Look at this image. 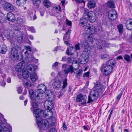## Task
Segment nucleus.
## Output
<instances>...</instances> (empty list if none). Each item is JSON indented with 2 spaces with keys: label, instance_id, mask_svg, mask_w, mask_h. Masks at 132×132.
Returning <instances> with one entry per match:
<instances>
[{
  "label": "nucleus",
  "instance_id": "obj_1",
  "mask_svg": "<svg viewBox=\"0 0 132 132\" xmlns=\"http://www.w3.org/2000/svg\"><path fill=\"white\" fill-rule=\"evenodd\" d=\"M34 116L37 120V124L39 128H41L42 125V121L43 120L42 117L43 116L44 117L47 119L51 118L53 115V112L51 110L46 109L44 111L41 110H38L34 111Z\"/></svg>",
  "mask_w": 132,
  "mask_h": 132
},
{
  "label": "nucleus",
  "instance_id": "obj_2",
  "mask_svg": "<svg viewBox=\"0 0 132 132\" xmlns=\"http://www.w3.org/2000/svg\"><path fill=\"white\" fill-rule=\"evenodd\" d=\"M115 63V60L112 59L110 60L107 61L106 66H104V64L103 63V65L101 68V72L104 75L108 76L112 72L113 69L112 65H114Z\"/></svg>",
  "mask_w": 132,
  "mask_h": 132
},
{
  "label": "nucleus",
  "instance_id": "obj_3",
  "mask_svg": "<svg viewBox=\"0 0 132 132\" xmlns=\"http://www.w3.org/2000/svg\"><path fill=\"white\" fill-rule=\"evenodd\" d=\"M10 56L13 60H21L23 58V55L20 50L15 47L12 48Z\"/></svg>",
  "mask_w": 132,
  "mask_h": 132
},
{
  "label": "nucleus",
  "instance_id": "obj_4",
  "mask_svg": "<svg viewBox=\"0 0 132 132\" xmlns=\"http://www.w3.org/2000/svg\"><path fill=\"white\" fill-rule=\"evenodd\" d=\"M74 62L76 64L77 66V68H74L72 65H70L69 66H67L66 64H63L62 65V69L64 72L65 74H68L69 72H70L71 74L73 72L75 73V72L73 71L74 70H77L78 69L79 66V64H77L78 61L76 60H74L73 61L72 63Z\"/></svg>",
  "mask_w": 132,
  "mask_h": 132
},
{
  "label": "nucleus",
  "instance_id": "obj_5",
  "mask_svg": "<svg viewBox=\"0 0 132 132\" xmlns=\"http://www.w3.org/2000/svg\"><path fill=\"white\" fill-rule=\"evenodd\" d=\"M56 118L54 117H51V118L48 122V121L46 119H43L42 121V125L41 128H39L41 130L44 129L46 130L49 126H53L55 124V123L56 122Z\"/></svg>",
  "mask_w": 132,
  "mask_h": 132
},
{
  "label": "nucleus",
  "instance_id": "obj_6",
  "mask_svg": "<svg viewBox=\"0 0 132 132\" xmlns=\"http://www.w3.org/2000/svg\"><path fill=\"white\" fill-rule=\"evenodd\" d=\"M99 93L98 91L93 90L90 92L88 97L87 103H90L98 98Z\"/></svg>",
  "mask_w": 132,
  "mask_h": 132
},
{
  "label": "nucleus",
  "instance_id": "obj_7",
  "mask_svg": "<svg viewBox=\"0 0 132 132\" xmlns=\"http://www.w3.org/2000/svg\"><path fill=\"white\" fill-rule=\"evenodd\" d=\"M1 3H2L4 5V8L5 10L9 12L12 11L14 9L13 5L10 3L6 1H3L1 2Z\"/></svg>",
  "mask_w": 132,
  "mask_h": 132
},
{
  "label": "nucleus",
  "instance_id": "obj_8",
  "mask_svg": "<svg viewBox=\"0 0 132 132\" xmlns=\"http://www.w3.org/2000/svg\"><path fill=\"white\" fill-rule=\"evenodd\" d=\"M9 128H11V126L8 127V124L3 123L0 119V132H10Z\"/></svg>",
  "mask_w": 132,
  "mask_h": 132
},
{
  "label": "nucleus",
  "instance_id": "obj_9",
  "mask_svg": "<svg viewBox=\"0 0 132 132\" xmlns=\"http://www.w3.org/2000/svg\"><path fill=\"white\" fill-rule=\"evenodd\" d=\"M83 35L85 39L88 41L91 42L92 44L95 45L94 42H97V39L96 38H93L90 36L89 34L87 33H84L83 34Z\"/></svg>",
  "mask_w": 132,
  "mask_h": 132
},
{
  "label": "nucleus",
  "instance_id": "obj_10",
  "mask_svg": "<svg viewBox=\"0 0 132 132\" xmlns=\"http://www.w3.org/2000/svg\"><path fill=\"white\" fill-rule=\"evenodd\" d=\"M88 20L89 22H94L96 20V17L95 13L93 11H90L87 14Z\"/></svg>",
  "mask_w": 132,
  "mask_h": 132
},
{
  "label": "nucleus",
  "instance_id": "obj_11",
  "mask_svg": "<svg viewBox=\"0 0 132 132\" xmlns=\"http://www.w3.org/2000/svg\"><path fill=\"white\" fill-rule=\"evenodd\" d=\"M45 96L47 100L54 101V93L50 90H48L45 94Z\"/></svg>",
  "mask_w": 132,
  "mask_h": 132
},
{
  "label": "nucleus",
  "instance_id": "obj_12",
  "mask_svg": "<svg viewBox=\"0 0 132 132\" xmlns=\"http://www.w3.org/2000/svg\"><path fill=\"white\" fill-rule=\"evenodd\" d=\"M75 47L72 46L68 48L66 52V54L68 55L70 54L71 55L73 54L72 52H71L72 50H73L74 51H75V50L76 51L80 50V44L79 43L75 45Z\"/></svg>",
  "mask_w": 132,
  "mask_h": 132
},
{
  "label": "nucleus",
  "instance_id": "obj_13",
  "mask_svg": "<svg viewBox=\"0 0 132 132\" xmlns=\"http://www.w3.org/2000/svg\"><path fill=\"white\" fill-rule=\"evenodd\" d=\"M108 16L110 19L115 20L117 16V13L115 10L111 9L109 12Z\"/></svg>",
  "mask_w": 132,
  "mask_h": 132
},
{
  "label": "nucleus",
  "instance_id": "obj_14",
  "mask_svg": "<svg viewBox=\"0 0 132 132\" xmlns=\"http://www.w3.org/2000/svg\"><path fill=\"white\" fill-rule=\"evenodd\" d=\"M52 85L54 87V88L56 89H59V88L61 87V81L57 77H55L54 79Z\"/></svg>",
  "mask_w": 132,
  "mask_h": 132
},
{
  "label": "nucleus",
  "instance_id": "obj_15",
  "mask_svg": "<svg viewBox=\"0 0 132 132\" xmlns=\"http://www.w3.org/2000/svg\"><path fill=\"white\" fill-rule=\"evenodd\" d=\"M53 101L46 100L44 102V106L46 109L51 110L53 108Z\"/></svg>",
  "mask_w": 132,
  "mask_h": 132
},
{
  "label": "nucleus",
  "instance_id": "obj_16",
  "mask_svg": "<svg viewBox=\"0 0 132 132\" xmlns=\"http://www.w3.org/2000/svg\"><path fill=\"white\" fill-rule=\"evenodd\" d=\"M105 42L104 40H99L98 41L97 40V42H94L95 46L97 47V48L99 49H101L102 48L103 46H105Z\"/></svg>",
  "mask_w": 132,
  "mask_h": 132
},
{
  "label": "nucleus",
  "instance_id": "obj_17",
  "mask_svg": "<svg viewBox=\"0 0 132 132\" xmlns=\"http://www.w3.org/2000/svg\"><path fill=\"white\" fill-rule=\"evenodd\" d=\"M25 65V62L23 61L18 63L16 66V71L20 72L24 69Z\"/></svg>",
  "mask_w": 132,
  "mask_h": 132
},
{
  "label": "nucleus",
  "instance_id": "obj_18",
  "mask_svg": "<svg viewBox=\"0 0 132 132\" xmlns=\"http://www.w3.org/2000/svg\"><path fill=\"white\" fill-rule=\"evenodd\" d=\"M85 31H89L90 33L91 34H94L96 31L95 26L91 25H88L85 28Z\"/></svg>",
  "mask_w": 132,
  "mask_h": 132
},
{
  "label": "nucleus",
  "instance_id": "obj_19",
  "mask_svg": "<svg viewBox=\"0 0 132 132\" xmlns=\"http://www.w3.org/2000/svg\"><path fill=\"white\" fill-rule=\"evenodd\" d=\"M80 46L83 49L84 52L87 53L88 52V48L89 45L88 43L86 41H83L81 42Z\"/></svg>",
  "mask_w": 132,
  "mask_h": 132
},
{
  "label": "nucleus",
  "instance_id": "obj_20",
  "mask_svg": "<svg viewBox=\"0 0 132 132\" xmlns=\"http://www.w3.org/2000/svg\"><path fill=\"white\" fill-rule=\"evenodd\" d=\"M94 87L93 89L94 90H96L98 91H101L103 89V86L102 84L99 81H96V82L94 83Z\"/></svg>",
  "mask_w": 132,
  "mask_h": 132
},
{
  "label": "nucleus",
  "instance_id": "obj_21",
  "mask_svg": "<svg viewBox=\"0 0 132 132\" xmlns=\"http://www.w3.org/2000/svg\"><path fill=\"white\" fill-rule=\"evenodd\" d=\"M85 54H82L80 56V59H79L80 63L82 64H84L86 63L88 61V59L87 58V55Z\"/></svg>",
  "mask_w": 132,
  "mask_h": 132
},
{
  "label": "nucleus",
  "instance_id": "obj_22",
  "mask_svg": "<svg viewBox=\"0 0 132 132\" xmlns=\"http://www.w3.org/2000/svg\"><path fill=\"white\" fill-rule=\"evenodd\" d=\"M38 89L37 90V92L43 93L46 90L47 87L44 85L42 84L39 85L38 87Z\"/></svg>",
  "mask_w": 132,
  "mask_h": 132
},
{
  "label": "nucleus",
  "instance_id": "obj_23",
  "mask_svg": "<svg viewBox=\"0 0 132 132\" xmlns=\"http://www.w3.org/2000/svg\"><path fill=\"white\" fill-rule=\"evenodd\" d=\"M31 105L32 107L30 109L32 111H33V114H34V111H36L40 109L38 108V105L37 102L36 100H33V101H32Z\"/></svg>",
  "mask_w": 132,
  "mask_h": 132
},
{
  "label": "nucleus",
  "instance_id": "obj_24",
  "mask_svg": "<svg viewBox=\"0 0 132 132\" xmlns=\"http://www.w3.org/2000/svg\"><path fill=\"white\" fill-rule=\"evenodd\" d=\"M7 18L9 21L12 22H14L15 20V15L11 12H9L7 14Z\"/></svg>",
  "mask_w": 132,
  "mask_h": 132
},
{
  "label": "nucleus",
  "instance_id": "obj_25",
  "mask_svg": "<svg viewBox=\"0 0 132 132\" xmlns=\"http://www.w3.org/2000/svg\"><path fill=\"white\" fill-rule=\"evenodd\" d=\"M125 24L127 29L129 30H132V19H129L126 21Z\"/></svg>",
  "mask_w": 132,
  "mask_h": 132
},
{
  "label": "nucleus",
  "instance_id": "obj_26",
  "mask_svg": "<svg viewBox=\"0 0 132 132\" xmlns=\"http://www.w3.org/2000/svg\"><path fill=\"white\" fill-rule=\"evenodd\" d=\"M106 5L108 7L110 8H113L115 7L114 2L112 0H108L106 3Z\"/></svg>",
  "mask_w": 132,
  "mask_h": 132
},
{
  "label": "nucleus",
  "instance_id": "obj_27",
  "mask_svg": "<svg viewBox=\"0 0 132 132\" xmlns=\"http://www.w3.org/2000/svg\"><path fill=\"white\" fill-rule=\"evenodd\" d=\"M30 78L31 80L33 82L37 80L38 78V77L35 72L30 73Z\"/></svg>",
  "mask_w": 132,
  "mask_h": 132
},
{
  "label": "nucleus",
  "instance_id": "obj_28",
  "mask_svg": "<svg viewBox=\"0 0 132 132\" xmlns=\"http://www.w3.org/2000/svg\"><path fill=\"white\" fill-rule=\"evenodd\" d=\"M71 30L69 29L67 31L64 35L63 38V40H68L70 39V35L71 34Z\"/></svg>",
  "mask_w": 132,
  "mask_h": 132
},
{
  "label": "nucleus",
  "instance_id": "obj_29",
  "mask_svg": "<svg viewBox=\"0 0 132 132\" xmlns=\"http://www.w3.org/2000/svg\"><path fill=\"white\" fill-rule=\"evenodd\" d=\"M7 51V47L5 45L0 46V52L2 54H5Z\"/></svg>",
  "mask_w": 132,
  "mask_h": 132
},
{
  "label": "nucleus",
  "instance_id": "obj_30",
  "mask_svg": "<svg viewBox=\"0 0 132 132\" xmlns=\"http://www.w3.org/2000/svg\"><path fill=\"white\" fill-rule=\"evenodd\" d=\"M29 93L31 100H34L36 99V93L35 94L34 91L32 89H31L29 90Z\"/></svg>",
  "mask_w": 132,
  "mask_h": 132
},
{
  "label": "nucleus",
  "instance_id": "obj_31",
  "mask_svg": "<svg viewBox=\"0 0 132 132\" xmlns=\"http://www.w3.org/2000/svg\"><path fill=\"white\" fill-rule=\"evenodd\" d=\"M28 71L25 69L23 70L22 72V77L25 79H27L29 77Z\"/></svg>",
  "mask_w": 132,
  "mask_h": 132
},
{
  "label": "nucleus",
  "instance_id": "obj_32",
  "mask_svg": "<svg viewBox=\"0 0 132 132\" xmlns=\"http://www.w3.org/2000/svg\"><path fill=\"white\" fill-rule=\"evenodd\" d=\"M28 71L30 72V73H32L35 72L34 66L32 64H29L27 67V69H26Z\"/></svg>",
  "mask_w": 132,
  "mask_h": 132
},
{
  "label": "nucleus",
  "instance_id": "obj_33",
  "mask_svg": "<svg viewBox=\"0 0 132 132\" xmlns=\"http://www.w3.org/2000/svg\"><path fill=\"white\" fill-rule=\"evenodd\" d=\"M43 93L37 92L36 91V98L39 100H43L44 98Z\"/></svg>",
  "mask_w": 132,
  "mask_h": 132
},
{
  "label": "nucleus",
  "instance_id": "obj_34",
  "mask_svg": "<svg viewBox=\"0 0 132 132\" xmlns=\"http://www.w3.org/2000/svg\"><path fill=\"white\" fill-rule=\"evenodd\" d=\"M16 3L18 6H23L26 2V0H16Z\"/></svg>",
  "mask_w": 132,
  "mask_h": 132
},
{
  "label": "nucleus",
  "instance_id": "obj_35",
  "mask_svg": "<svg viewBox=\"0 0 132 132\" xmlns=\"http://www.w3.org/2000/svg\"><path fill=\"white\" fill-rule=\"evenodd\" d=\"M85 95L80 94L78 95L76 97V100L78 102H81L83 99Z\"/></svg>",
  "mask_w": 132,
  "mask_h": 132
},
{
  "label": "nucleus",
  "instance_id": "obj_36",
  "mask_svg": "<svg viewBox=\"0 0 132 132\" xmlns=\"http://www.w3.org/2000/svg\"><path fill=\"white\" fill-rule=\"evenodd\" d=\"M96 5L95 2H92V1L89 2L87 3L88 6L90 9L94 8L95 6Z\"/></svg>",
  "mask_w": 132,
  "mask_h": 132
},
{
  "label": "nucleus",
  "instance_id": "obj_37",
  "mask_svg": "<svg viewBox=\"0 0 132 132\" xmlns=\"http://www.w3.org/2000/svg\"><path fill=\"white\" fill-rule=\"evenodd\" d=\"M34 58L33 56L31 55H29L26 59V62H31L33 61Z\"/></svg>",
  "mask_w": 132,
  "mask_h": 132
},
{
  "label": "nucleus",
  "instance_id": "obj_38",
  "mask_svg": "<svg viewBox=\"0 0 132 132\" xmlns=\"http://www.w3.org/2000/svg\"><path fill=\"white\" fill-rule=\"evenodd\" d=\"M44 5L46 7L48 8L51 5L50 2L48 0H44L43 2Z\"/></svg>",
  "mask_w": 132,
  "mask_h": 132
},
{
  "label": "nucleus",
  "instance_id": "obj_39",
  "mask_svg": "<svg viewBox=\"0 0 132 132\" xmlns=\"http://www.w3.org/2000/svg\"><path fill=\"white\" fill-rule=\"evenodd\" d=\"M117 28L119 32L120 33H122L123 31V26L122 24H120L117 26Z\"/></svg>",
  "mask_w": 132,
  "mask_h": 132
},
{
  "label": "nucleus",
  "instance_id": "obj_40",
  "mask_svg": "<svg viewBox=\"0 0 132 132\" xmlns=\"http://www.w3.org/2000/svg\"><path fill=\"white\" fill-rule=\"evenodd\" d=\"M63 85L62 87V89H63L67 87L68 85L67 83V79L65 78L63 80Z\"/></svg>",
  "mask_w": 132,
  "mask_h": 132
},
{
  "label": "nucleus",
  "instance_id": "obj_41",
  "mask_svg": "<svg viewBox=\"0 0 132 132\" xmlns=\"http://www.w3.org/2000/svg\"><path fill=\"white\" fill-rule=\"evenodd\" d=\"M87 99V97H86V95H85L83 99L82 100H83V101L81 102L79 105V106L83 105L85 106L86 105V99Z\"/></svg>",
  "mask_w": 132,
  "mask_h": 132
},
{
  "label": "nucleus",
  "instance_id": "obj_42",
  "mask_svg": "<svg viewBox=\"0 0 132 132\" xmlns=\"http://www.w3.org/2000/svg\"><path fill=\"white\" fill-rule=\"evenodd\" d=\"M80 23L82 25V26L84 27L87 24V21L85 19H81Z\"/></svg>",
  "mask_w": 132,
  "mask_h": 132
},
{
  "label": "nucleus",
  "instance_id": "obj_43",
  "mask_svg": "<svg viewBox=\"0 0 132 132\" xmlns=\"http://www.w3.org/2000/svg\"><path fill=\"white\" fill-rule=\"evenodd\" d=\"M19 36L17 35L16 38L18 41L21 40L23 39V35L20 32H19Z\"/></svg>",
  "mask_w": 132,
  "mask_h": 132
},
{
  "label": "nucleus",
  "instance_id": "obj_44",
  "mask_svg": "<svg viewBox=\"0 0 132 132\" xmlns=\"http://www.w3.org/2000/svg\"><path fill=\"white\" fill-rule=\"evenodd\" d=\"M23 84L25 88H28L29 87L31 86L29 81L24 82L23 83Z\"/></svg>",
  "mask_w": 132,
  "mask_h": 132
},
{
  "label": "nucleus",
  "instance_id": "obj_45",
  "mask_svg": "<svg viewBox=\"0 0 132 132\" xmlns=\"http://www.w3.org/2000/svg\"><path fill=\"white\" fill-rule=\"evenodd\" d=\"M124 59L127 62H129L131 60V58L130 56L127 54H125L124 56Z\"/></svg>",
  "mask_w": 132,
  "mask_h": 132
},
{
  "label": "nucleus",
  "instance_id": "obj_46",
  "mask_svg": "<svg viewBox=\"0 0 132 132\" xmlns=\"http://www.w3.org/2000/svg\"><path fill=\"white\" fill-rule=\"evenodd\" d=\"M28 29L29 31L32 32H35V29L33 27H28Z\"/></svg>",
  "mask_w": 132,
  "mask_h": 132
},
{
  "label": "nucleus",
  "instance_id": "obj_47",
  "mask_svg": "<svg viewBox=\"0 0 132 132\" xmlns=\"http://www.w3.org/2000/svg\"><path fill=\"white\" fill-rule=\"evenodd\" d=\"M103 23H104V24L105 25L109 26L110 24L111 23V21L110 20H105V21H103Z\"/></svg>",
  "mask_w": 132,
  "mask_h": 132
},
{
  "label": "nucleus",
  "instance_id": "obj_48",
  "mask_svg": "<svg viewBox=\"0 0 132 132\" xmlns=\"http://www.w3.org/2000/svg\"><path fill=\"white\" fill-rule=\"evenodd\" d=\"M109 56L108 55L106 54H103L101 55V58L102 59H104L106 58H108Z\"/></svg>",
  "mask_w": 132,
  "mask_h": 132
},
{
  "label": "nucleus",
  "instance_id": "obj_49",
  "mask_svg": "<svg viewBox=\"0 0 132 132\" xmlns=\"http://www.w3.org/2000/svg\"><path fill=\"white\" fill-rule=\"evenodd\" d=\"M82 72V69H80L78 71H77V76H80L81 75V73Z\"/></svg>",
  "mask_w": 132,
  "mask_h": 132
},
{
  "label": "nucleus",
  "instance_id": "obj_50",
  "mask_svg": "<svg viewBox=\"0 0 132 132\" xmlns=\"http://www.w3.org/2000/svg\"><path fill=\"white\" fill-rule=\"evenodd\" d=\"M22 89L21 87H19L18 88L17 91L18 93L19 94H20L22 92Z\"/></svg>",
  "mask_w": 132,
  "mask_h": 132
},
{
  "label": "nucleus",
  "instance_id": "obj_51",
  "mask_svg": "<svg viewBox=\"0 0 132 132\" xmlns=\"http://www.w3.org/2000/svg\"><path fill=\"white\" fill-rule=\"evenodd\" d=\"M26 49L30 52L32 51L31 48L29 46H27L25 47Z\"/></svg>",
  "mask_w": 132,
  "mask_h": 132
},
{
  "label": "nucleus",
  "instance_id": "obj_52",
  "mask_svg": "<svg viewBox=\"0 0 132 132\" xmlns=\"http://www.w3.org/2000/svg\"><path fill=\"white\" fill-rule=\"evenodd\" d=\"M44 12L45 11L44 9L41 10L40 11V15L41 16H43L44 13Z\"/></svg>",
  "mask_w": 132,
  "mask_h": 132
},
{
  "label": "nucleus",
  "instance_id": "obj_53",
  "mask_svg": "<svg viewBox=\"0 0 132 132\" xmlns=\"http://www.w3.org/2000/svg\"><path fill=\"white\" fill-rule=\"evenodd\" d=\"M49 132H57V131L55 128H52L50 129Z\"/></svg>",
  "mask_w": 132,
  "mask_h": 132
},
{
  "label": "nucleus",
  "instance_id": "obj_54",
  "mask_svg": "<svg viewBox=\"0 0 132 132\" xmlns=\"http://www.w3.org/2000/svg\"><path fill=\"white\" fill-rule=\"evenodd\" d=\"M71 58L70 57H68L67 59V61L68 63H69L71 62Z\"/></svg>",
  "mask_w": 132,
  "mask_h": 132
},
{
  "label": "nucleus",
  "instance_id": "obj_55",
  "mask_svg": "<svg viewBox=\"0 0 132 132\" xmlns=\"http://www.w3.org/2000/svg\"><path fill=\"white\" fill-rule=\"evenodd\" d=\"M89 72H86L85 73H84L83 76L84 77H87L89 76Z\"/></svg>",
  "mask_w": 132,
  "mask_h": 132
},
{
  "label": "nucleus",
  "instance_id": "obj_56",
  "mask_svg": "<svg viewBox=\"0 0 132 132\" xmlns=\"http://www.w3.org/2000/svg\"><path fill=\"white\" fill-rule=\"evenodd\" d=\"M59 63L58 62H55V63L53 64L52 66V67H56L58 65Z\"/></svg>",
  "mask_w": 132,
  "mask_h": 132
},
{
  "label": "nucleus",
  "instance_id": "obj_57",
  "mask_svg": "<svg viewBox=\"0 0 132 132\" xmlns=\"http://www.w3.org/2000/svg\"><path fill=\"white\" fill-rule=\"evenodd\" d=\"M66 23L69 26H71V25L72 23L71 21H68V20H66Z\"/></svg>",
  "mask_w": 132,
  "mask_h": 132
},
{
  "label": "nucleus",
  "instance_id": "obj_58",
  "mask_svg": "<svg viewBox=\"0 0 132 132\" xmlns=\"http://www.w3.org/2000/svg\"><path fill=\"white\" fill-rule=\"evenodd\" d=\"M0 85L1 86H4L6 85V83L4 81H2L0 82Z\"/></svg>",
  "mask_w": 132,
  "mask_h": 132
},
{
  "label": "nucleus",
  "instance_id": "obj_59",
  "mask_svg": "<svg viewBox=\"0 0 132 132\" xmlns=\"http://www.w3.org/2000/svg\"><path fill=\"white\" fill-rule=\"evenodd\" d=\"M122 93H121L120 94H119L117 97V99L118 100V101L120 99V98L121 97L122 95Z\"/></svg>",
  "mask_w": 132,
  "mask_h": 132
},
{
  "label": "nucleus",
  "instance_id": "obj_60",
  "mask_svg": "<svg viewBox=\"0 0 132 132\" xmlns=\"http://www.w3.org/2000/svg\"><path fill=\"white\" fill-rule=\"evenodd\" d=\"M40 0H33L34 1H35L36 4L37 3V4H39L40 3Z\"/></svg>",
  "mask_w": 132,
  "mask_h": 132
},
{
  "label": "nucleus",
  "instance_id": "obj_61",
  "mask_svg": "<svg viewBox=\"0 0 132 132\" xmlns=\"http://www.w3.org/2000/svg\"><path fill=\"white\" fill-rule=\"evenodd\" d=\"M76 2L77 3H80V2H82V3H84V4L85 3V2L83 1L82 0H75Z\"/></svg>",
  "mask_w": 132,
  "mask_h": 132
},
{
  "label": "nucleus",
  "instance_id": "obj_62",
  "mask_svg": "<svg viewBox=\"0 0 132 132\" xmlns=\"http://www.w3.org/2000/svg\"><path fill=\"white\" fill-rule=\"evenodd\" d=\"M60 75H61V73L60 72L58 73L57 75V76L56 77H57V78H58V79L59 78V79H60V78H61V77L60 76Z\"/></svg>",
  "mask_w": 132,
  "mask_h": 132
},
{
  "label": "nucleus",
  "instance_id": "obj_63",
  "mask_svg": "<svg viewBox=\"0 0 132 132\" xmlns=\"http://www.w3.org/2000/svg\"><path fill=\"white\" fill-rule=\"evenodd\" d=\"M7 82L9 83H10L11 82V78L10 77L7 78Z\"/></svg>",
  "mask_w": 132,
  "mask_h": 132
},
{
  "label": "nucleus",
  "instance_id": "obj_64",
  "mask_svg": "<svg viewBox=\"0 0 132 132\" xmlns=\"http://www.w3.org/2000/svg\"><path fill=\"white\" fill-rule=\"evenodd\" d=\"M63 129L64 130H66L67 129V127L66 125L65 124H63Z\"/></svg>",
  "mask_w": 132,
  "mask_h": 132
}]
</instances>
